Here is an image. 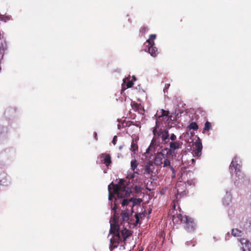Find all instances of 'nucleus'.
<instances>
[{"label": "nucleus", "instance_id": "37", "mask_svg": "<svg viewBox=\"0 0 251 251\" xmlns=\"http://www.w3.org/2000/svg\"><path fill=\"white\" fill-rule=\"evenodd\" d=\"M163 191H161V194H163Z\"/></svg>", "mask_w": 251, "mask_h": 251}, {"label": "nucleus", "instance_id": "27", "mask_svg": "<svg viewBox=\"0 0 251 251\" xmlns=\"http://www.w3.org/2000/svg\"><path fill=\"white\" fill-rule=\"evenodd\" d=\"M153 145H154V143H153V141H152V142H151V144H150V146L147 149L145 153H150V151H151L152 148H154Z\"/></svg>", "mask_w": 251, "mask_h": 251}, {"label": "nucleus", "instance_id": "22", "mask_svg": "<svg viewBox=\"0 0 251 251\" xmlns=\"http://www.w3.org/2000/svg\"><path fill=\"white\" fill-rule=\"evenodd\" d=\"M138 145L136 143V141H134V140H132V142L131 143V148L130 150L134 153H136V151L138 150Z\"/></svg>", "mask_w": 251, "mask_h": 251}, {"label": "nucleus", "instance_id": "33", "mask_svg": "<svg viewBox=\"0 0 251 251\" xmlns=\"http://www.w3.org/2000/svg\"><path fill=\"white\" fill-rule=\"evenodd\" d=\"M135 218H136V223H138L139 222V216L136 214L135 215Z\"/></svg>", "mask_w": 251, "mask_h": 251}, {"label": "nucleus", "instance_id": "30", "mask_svg": "<svg viewBox=\"0 0 251 251\" xmlns=\"http://www.w3.org/2000/svg\"><path fill=\"white\" fill-rule=\"evenodd\" d=\"M184 183L186 184V186L187 185L189 186L195 185V182L193 180H187L186 183Z\"/></svg>", "mask_w": 251, "mask_h": 251}, {"label": "nucleus", "instance_id": "5", "mask_svg": "<svg viewBox=\"0 0 251 251\" xmlns=\"http://www.w3.org/2000/svg\"><path fill=\"white\" fill-rule=\"evenodd\" d=\"M119 202V199H115L114 201V206L113 207H112V210L114 211V223L113 224H111L110 229V233L114 234L116 231H119L120 230L119 226L117 225L116 223V209L118 208L117 205Z\"/></svg>", "mask_w": 251, "mask_h": 251}, {"label": "nucleus", "instance_id": "15", "mask_svg": "<svg viewBox=\"0 0 251 251\" xmlns=\"http://www.w3.org/2000/svg\"><path fill=\"white\" fill-rule=\"evenodd\" d=\"M131 105L132 109L134 111H137L140 114L144 113L145 111L144 109L140 104H138L135 101H132L131 103Z\"/></svg>", "mask_w": 251, "mask_h": 251}, {"label": "nucleus", "instance_id": "1", "mask_svg": "<svg viewBox=\"0 0 251 251\" xmlns=\"http://www.w3.org/2000/svg\"><path fill=\"white\" fill-rule=\"evenodd\" d=\"M126 180L120 179L118 184H114L112 182L108 186L109 201H112L116 195L117 199H119L118 204L121 203L122 206L129 205L132 209L133 207L137 204H140L142 200L140 199H125L130 196L131 193V189L126 186Z\"/></svg>", "mask_w": 251, "mask_h": 251}, {"label": "nucleus", "instance_id": "17", "mask_svg": "<svg viewBox=\"0 0 251 251\" xmlns=\"http://www.w3.org/2000/svg\"><path fill=\"white\" fill-rule=\"evenodd\" d=\"M168 112L163 110L161 109L160 111H157L156 114L154 115L155 117L156 118V124L158 122H159L158 120L160 119V118H163L164 116L167 117L168 116Z\"/></svg>", "mask_w": 251, "mask_h": 251}, {"label": "nucleus", "instance_id": "9", "mask_svg": "<svg viewBox=\"0 0 251 251\" xmlns=\"http://www.w3.org/2000/svg\"><path fill=\"white\" fill-rule=\"evenodd\" d=\"M121 241V238L120 233L118 232L115 234L110 239V244L113 246V248H117L120 242Z\"/></svg>", "mask_w": 251, "mask_h": 251}, {"label": "nucleus", "instance_id": "6", "mask_svg": "<svg viewBox=\"0 0 251 251\" xmlns=\"http://www.w3.org/2000/svg\"><path fill=\"white\" fill-rule=\"evenodd\" d=\"M175 192L177 193L176 194V199H179L182 196L186 195L187 192L186 189V184L181 182L177 183L175 188Z\"/></svg>", "mask_w": 251, "mask_h": 251}, {"label": "nucleus", "instance_id": "38", "mask_svg": "<svg viewBox=\"0 0 251 251\" xmlns=\"http://www.w3.org/2000/svg\"><path fill=\"white\" fill-rule=\"evenodd\" d=\"M163 191H161V194H163Z\"/></svg>", "mask_w": 251, "mask_h": 251}, {"label": "nucleus", "instance_id": "12", "mask_svg": "<svg viewBox=\"0 0 251 251\" xmlns=\"http://www.w3.org/2000/svg\"><path fill=\"white\" fill-rule=\"evenodd\" d=\"M165 157H167L162 152H157L154 158V164L157 166L161 165L163 163V159Z\"/></svg>", "mask_w": 251, "mask_h": 251}, {"label": "nucleus", "instance_id": "29", "mask_svg": "<svg viewBox=\"0 0 251 251\" xmlns=\"http://www.w3.org/2000/svg\"><path fill=\"white\" fill-rule=\"evenodd\" d=\"M196 242L195 241H187L186 243V245L187 246H192V247H194L196 245Z\"/></svg>", "mask_w": 251, "mask_h": 251}, {"label": "nucleus", "instance_id": "32", "mask_svg": "<svg viewBox=\"0 0 251 251\" xmlns=\"http://www.w3.org/2000/svg\"><path fill=\"white\" fill-rule=\"evenodd\" d=\"M116 142H117V136H115L113 138L112 143L115 145L116 144Z\"/></svg>", "mask_w": 251, "mask_h": 251}, {"label": "nucleus", "instance_id": "24", "mask_svg": "<svg viewBox=\"0 0 251 251\" xmlns=\"http://www.w3.org/2000/svg\"><path fill=\"white\" fill-rule=\"evenodd\" d=\"M241 231L237 228L233 229L232 230V234L234 236H239L241 235Z\"/></svg>", "mask_w": 251, "mask_h": 251}, {"label": "nucleus", "instance_id": "7", "mask_svg": "<svg viewBox=\"0 0 251 251\" xmlns=\"http://www.w3.org/2000/svg\"><path fill=\"white\" fill-rule=\"evenodd\" d=\"M169 145L170 148L167 154L174 156L176 154V151L181 148L182 142L180 141L171 142Z\"/></svg>", "mask_w": 251, "mask_h": 251}, {"label": "nucleus", "instance_id": "28", "mask_svg": "<svg viewBox=\"0 0 251 251\" xmlns=\"http://www.w3.org/2000/svg\"><path fill=\"white\" fill-rule=\"evenodd\" d=\"M124 82L126 83V86L127 88L132 87L133 85V82L130 80H128L127 82H126V80H124Z\"/></svg>", "mask_w": 251, "mask_h": 251}, {"label": "nucleus", "instance_id": "26", "mask_svg": "<svg viewBox=\"0 0 251 251\" xmlns=\"http://www.w3.org/2000/svg\"><path fill=\"white\" fill-rule=\"evenodd\" d=\"M148 30V28L147 26H142L140 29V33L142 34H145Z\"/></svg>", "mask_w": 251, "mask_h": 251}, {"label": "nucleus", "instance_id": "4", "mask_svg": "<svg viewBox=\"0 0 251 251\" xmlns=\"http://www.w3.org/2000/svg\"><path fill=\"white\" fill-rule=\"evenodd\" d=\"M156 35L155 34L150 35L149 38L147 40V42L148 43L149 47L148 51L152 56H155L157 53V49L154 47V40L155 39Z\"/></svg>", "mask_w": 251, "mask_h": 251}, {"label": "nucleus", "instance_id": "2", "mask_svg": "<svg viewBox=\"0 0 251 251\" xmlns=\"http://www.w3.org/2000/svg\"><path fill=\"white\" fill-rule=\"evenodd\" d=\"M173 221L184 224V228L188 232H193L195 230L196 225L193 219L186 215L183 216L181 213H176L173 216Z\"/></svg>", "mask_w": 251, "mask_h": 251}, {"label": "nucleus", "instance_id": "31", "mask_svg": "<svg viewBox=\"0 0 251 251\" xmlns=\"http://www.w3.org/2000/svg\"><path fill=\"white\" fill-rule=\"evenodd\" d=\"M170 139L172 140V142H176L175 140L176 139V136L174 133H172L170 136Z\"/></svg>", "mask_w": 251, "mask_h": 251}, {"label": "nucleus", "instance_id": "25", "mask_svg": "<svg viewBox=\"0 0 251 251\" xmlns=\"http://www.w3.org/2000/svg\"><path fill=\"white\" fill-rule=\"evenodd\" d=\"M211 127V124L208 121L205 122L204 124V130L209 131Z\"/></svg>", "mask_w": 251, "mask_h": 251}, {"label": "nucleus", "instance_id": "36", "mask_svg": "<svg viewBox=\"0 0 251 251\" xmlns=\"http://www.w3.org/2000/svg\"><path fill=\"white\" fill-rule=\"evenodd\" d=\"M192 162H194V159H192Z\"/></svg>", "mask_w": 251, "mask_h": 251}, {"label": "nucleus", "instance_id": "39", "mask_svg": "<svg viewBox=\"0 0 251 251\" xmlns=\"http://www.w3.org/2000/svg\"><path fill=\"white\" fill-rule=\"evenodd\" d=\"M250 224L251 225V220L250 222Z\"/></svg>", "mask_w": 251, "mask_h": 251}, {"label": "nucleus", "instance_id": "23", "mask_svg": "<svg viewBox=\"0 0 251 251\" xmlns=\"http://www.w3.org/2000/svg\"><path fill=\"white\" fill-rule=\"evenodd\" d=\"M188 128L190 129H193L194 130H197L199 128V126L196 122H192L188 126Z\"/></svg>", "mask_w": 251, "mask_h": 251}, {"label": "nucleus", "instance_id": "13", "mask_svg": "<svg viewBox=\"0 0 251 251\" xmlns=\"http://www.w3.org/2000/svg\"><path fill=\"white\" fill-rule=\"evenodd\" d=\"M129 211L128 209L123 210L122 211L121 214V220H122L121 222V225L125 224L126 222L127 223L128 225H129Z\"/></svg>", "mask_w": 251, "mask_h": 251}, {"label": "nucleus", "instance_id": "34", "mask_svg": "<svg viewBox=\"0 0 251 251\" xmlns=\"http://www.w3.org/2000/svg\"><path fill=\"white\" fill-rule=\"evenodd\" d=\"M156 131H157V130H156V128H154V129L153 130V134H154V135H155V134H156Z\"/></svg>", "mask_w": 251, "mask_h": 251}, {"label": "nucleus", "instance_id": "16", "mask_svg": "<svg viewBox=\"0 0 251 251\" xmlns=\"http://www.w3.org/2000/svg\"><path fill=\"white\" fill-rule=\"evenodd\" d=\"M157 134L161 138L162 143H166V140L168 139L169 136L168 131L167 130H161L158 132Z\"/></svg>", "mask_w": 251, "mask_h": 251}, {"label": "nucleus", "instance_id": "35", "mask_svg": "<svg viewBox=\"0 0 251 251\" xmlns=\"http://www.w3.org/2000/svg\"><path fill=\"white\" fill-rule=\"evenodd\" d=\"M94 135H95V138L96 140H98V137H97V133H96V132H95Z\"/></svg>", "mask_w": 251, "mask_h": 251}, {"label": "nucleus", "instance_id": "21", "mask_svg": "<svg viewBox=\"0 0 251 251\" xmlns=\"http://www.w3.org/2000/svg\"><path fill=\"white\" fill-rule=\"evenodd\" d=\"M121 232L124 241H125L131 234L130 231L126 229V228H125L124 229H122Z\"/></svg>", "mask_w": 251, "mask_h": 251}, {"label": "nucleus", "instance_id": "14", "mask_svg": "<svg viewBox=\"0 0 251 251\" xmlns=\"http://www.w3.org/2000/svg\"><path fill=\"white\" fill-rule=\"evenodd\" d=\"M240 242L242 245H244L243 247V251H251V243L248 240L241 238Z\"/></svg>", "mask_w": 251, "mask_h": 251}, {"label": "nucleus", "instance_id": "3", "mask_svg": "<svg viewBox=\"0 0 251 251\" xmlns=\"http://www.w3.org/2000/svg\"><path fill=\"white\" fill-rule=\"evenodd\" d=\"M241 166L237 163V158L234 157L229 166V170L231 172V171L233 170V168L235 170V172L236 173V176L238 177V179H242L244 178L245 175L243 173H242L240 170Z\"/></svg>", "mask_w": 251, "mask_h": 251}, {"label": "nucleus", "instance_id": "8", "mask_svg": "<svg viewBox=\"0 0 251 251\" xmlns=\"http://www.w3.org/2000/svg\"><path fill=\"white\" fill-rule=\"evenodd\" d=\"M100 163L104 164L106 167H108L112 163L111 157L109 154L108 153H102L100 156Z\"/></svg>", "mask_w": 251, "mask_h": 251}, {"label": "nucleus", "instance_id": "10", "mask_svg": "<svg viewBox=\"0 0 251 251\" xmlns=\"http://www.w3.org/2000/svg\"><path fill=\"white\" fill-rule=\"evenodd\" d=\"M194 154L196 156L200 157L201 154V151L202 149V146L201 141L200 140L196 141L194 144Z\"/></svg>", "mask_w": 251, "mask_h": 251}, {"label": "nucleus", "instance_id": "11", "mask_svg": "<svg viewBox=\"0 0 251 251\" xmlns=\"http://www.w3.org/2000/svg\"><path fill=\"white\" fill-rule=\"evenodd\" d=\"M139 163L136 159L132 160L131 161V169L133 171V173L130 176L131 178L135 177V174L139 175V169L137 168Z\"/></svg>", "mask_w": 251, "mask_h": 251}, {"label": "nucleus", "instance_id": "19", "mask_svg": "<svg viewBox=\"0 0 251 251\" xmlns=\"http://www.w3.org/2000/svg\"><path fill=\"white\" fill-rule=\"evenodd\" d=\"M162 164H163L164 167H167V166H169L170 167V168L173 174V177H175V176H176L175 170L174 168H173V167L171 165V163H170V161H169V160L168 158H167L166 157H165L164 158V161H163Z\"/></svg>", "mask_w": 251, "mask_h": 251}, {"label": "nucleus", "instance_id": "18", "mask_svg": "<svg viewBox=\"0 0 251 251\" xmlns=\"http://www.w3.org/2000/svg\"><path fill=\"white\" fill-rule=\"evenodd\" d=\"M154 166L152 162H150L145 166V173L147 174L151 175L153 173Z\"/></svg>", "mask_w": 251, "mask_h": 251}, {"label": "nucleus", "instance_id": "20", "mask_svg": "<svg viewBox=\"0 0 251 251\" xmlns=\"http://www.w3.org/2000/svg\"><path fill=\"white\" fill-rule=\"evenodd\" d=\"M7 182V175L4 172H0V183L2 185H6Z\"/></svg>", "mask_w": 251, "mask_h": 251}]
</instances>
